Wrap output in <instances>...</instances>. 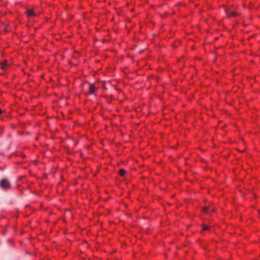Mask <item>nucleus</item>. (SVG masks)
<instances>
[{
  "instance_id": "nucleus-8",
  "label": "nucleus",
  "mask_w": 260,
  "mask_h": 260,
  "mask_svg": "<svg viewBox=\"0 0 260 260\" xmlns=\"http://www.w3.org/2000/svg\"><path fill=\"white\" fill-rule=\"evenodd\" d=\"M203 229L204 230H208L209 229V227L207 225H203Z\"/></svg>"
},
{
  "instance_id": "nucleus-1",
  "label": "nucleus",
  "mask_w": 260,
  "mask_h": 260,
  "mask_svg": "<svg viewBox=\"0 0 260 260\" xmlns=\"http://www.w3.org/2000/svg\"><path fill=\"white\" fill-rule=\"evenodd\" d=\"M10 183L6 179H3L0 182V186L4 189H7L10 187Z\"/></svg>"
},
{
  "instance_id": "nucleus-9",
  "label": "nucleus",
  "mask_w": 260,
  "mask_h": 260,
  "mask_svg": "<svg viewBox=\"0 0 260 260\" xmlns=\"http://www.w3.org/2000/svg\"><path fill=\"white\" fill-rule=\"evenodd\" d=\"M3 113V111L0 109V114H1Z\"/></svg>"
},
{
  "instance_id": "nucleus-7",
  "label": "nucleus",
  "mask_w": 260,
  "mask_h": 260,
  "mask_svg": "<svg viewBox=\"0 0 260 260\" xmlns=\"http://www.w3.org/2000/svg\"><path fill=\"white\" fill-rule=\"evenodd\" d=\"M126 172L124 170L121 169L119 171V175L121 176H124Z\"/></svg>"
},
{
  "instance_id": "nucleus-5",
  "label": "nucleus",
  "mask_w": 260,
  "mask_h": 260,
  "mask_svg": "<svg viewBox=\"0 0 260 260\" xmlns=\"http://www.w3.org/2000/svg\"><path fill=\"white\" fill-rule=\"evenodd\" d=\"M27 15L28 16H35L36 14L34 13V12L31 10H28L27 11Z\"/></svg>"
},
{
  "instance_id": "nucleus-3",
  "label": "nucleus",
  "mask_w": 260,
  "mask_h": 260,
  "mask_svg": "<svg viewBox=\"0 0 260 260\" xmlns=\"http://www.w3.org/2000/svg\"><path fill=\"white\" fill-rule=\"evenodd\" d=\"M88 89H89V93H88V94H93V93H94V92H95V91L96 90V88L93 85L91 84H88Z\"/></svg>"
},
{
  "instance_id": "nucleus-4",
  "label": "nucleus",
  "mask_w": 260,
  "mask_h": 260,
  "mask_svg": "<svg viewBox=\"0 0 260 260\" xmlns=\"http://www.w3.org/2000/svg\"><path fill=\"white\" fill-rule=\"evenodd\" d=\"M226 14L229 17L235 16L237 14L234 11H227Z\"/></svg>"
},
{
  "instance_id": "nucleus-6",
  "label": "nucleus",
  "mask_w": 260,
  "mask_h": 260,
  "mask_svg": "<svg viewBox=\"0 0 260 260\" xmlns=\"http://www.w3.org/2000/svg\"><path fill=\"white\" fill-rule=\"evenodd\" d=\"M8 64L6 61H4L1 64V67L3 69H5L6 67H7Z\"/></svg>"
},
{
  "instance_id": "nucleus-2",
  "label": "nucleus",
  "mask_w": 260,
  "mask_h": 260,
  "mask_svg": "<svg viewBox=\"0 0 260 260\" xmlns=\"http://www.w3.org/2000/svg\"><path fill=\"white\" fill-rule=\"evenodd\" d=\"M203 211L204 212L209 214L211 212H214L215 211V209L212 207H205L203 208Z\"/></svg>"
}]
</instances>
